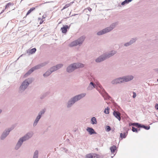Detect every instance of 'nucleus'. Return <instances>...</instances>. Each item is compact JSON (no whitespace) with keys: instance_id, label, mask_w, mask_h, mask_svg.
<instances>
[{"instance_id":"obj_11","label":"nucleus","mask_w":158,"mask_h":158,"mask_svg":"<svg viewBox=\"0 0 158 158\" xmlns=\"http://www.w3.org/2000/svg\"><path fill=\"white\" fill-rule=\"evenodd\" d=\"M123 78L124 82H127L132 80L134 77L131 75H128L123 77Z\"/></svg>"},{"instance_id":"obj_49","label":"nucleus","mask_w":158,"mask_h":158,"mask_svg":"<svg viewBox=\"0 0 158 158\" xmlns=\"http://www.w3.org/2000/svg\"><path fill=\"white\" fill-rule=\"evenodd\" d=\"M43 22H44V20H43L42 19L40 23V24H42L43 23Z\"/></svg>"},{"instance_id":"obj_43","label":"nucleus","mask_w":158,"mask_h":158,"mask_svg":"<svg viewBox=\"0 0 158 158\" xmlns=\"http://www.w3.org/2000/svg\"><path fill=\"white\" fill-rule=\"evenodd\" d=\"M45 96H46L45 94H43V95L40 96V98L41 99H42L45 97Z\"/></svg>"},{"instance_id":"obj_18","label":"nucleus","mask_w":158,"mask_h":158,"mask_svg":"<svg viewBox=\"0 0 158 158\" xmlns=\"http://www.w3.org/2000/svg\"><path fill=\"white\" fill-rule=\"evenodd\" d=\"M86 131L89 132V134L91 135L94 134H96V132L94 131V129L90 127H87L86 129Z\"/></svg>"},{"instance_id":"obj_51","label":"nucleus","mask_w":158,"mask_h":158,"mask_svg":"<svg viewBox=\"0 0 158 158\" xmlns=\"http://www.w3.org/2000/svg\"><path fill=\"white\" fill-rule=\"evenodd\" d=\"M73 2H71L70 3H69V4H70V6L71 5H72V4L73 3Z\"/></svg>"},{"instance_id":"obj_42","label":"nucleus","mask_w":158,"mask_h":158,"mask_svg":"<svg viewBox=\"0 0 158 158\" xmlns=\"http://www.w3.org/2000/svg\"><path fill=\"white\" fill-rule=\"evenodd\" d=\"M133 95L132 96V97L133 98H135V97L136 96V94L135 92H133Z\"/></svg>"},{"instance_id":"obj_20","label":"nucleus","mask_w":158,"mask_h":158,"mask_svg":"<svg viewBox=\"0 0 158 158\" xmlns=\"http://www.w3.org/2000/svg\"><path fill=\"white\" fill-rule=\"evenodd\" d=\"M36 51V49L35 48H33L31 50H27V52L29 53L30 54H33L35 53Z\"/></svg>"},{"instance_id":"obj_47","label":"nucleus","mask_w":158,"mask_h":158,"mask_svg":"<svg viewBox=\"0 0 158 158\" xmlns=\"http://www.w3.org/2000/svg\"><path fill=\"white\" fill-rule=\"evenodd\" d=\"M87 9L89 11H91L92 10V9L90 7H88L87 8Z\"/></svg>"},{"instance_id":"obj_32","label":"nucleus","mask_w":158,"mask_h":158,"mask_svg":"<svg viewBox=\"0 0 158 158\" xmlns=\"http://www.w3.org/2000/svg\"><path fill=\"white\" fill-rule=\"evenodd\" d=\"M14 128V126H12L11 127L7 129H6V130L8 132V133H9L12 130H13Z\"/></svg>"},{"instance_id":"obj_4","label":"nucleus","mask_w":158,"mask_h":158,"mask_svg":"<svg viewBox=\"0 0 158 158\" xmlns=\"http://www.w3.org/2000/svg\"><path fill=\"white\" fill-rule=\"evenodd\" d=\"M33 81L32 78H28L24 81L22 83L19 89V92L20 93H22L28 86Z\"/></svg>"},{"instance_id":"obj_19","label":"nucleus","mask_w":158,"mask_h":158,"mask_svg":"<svg viewBox=\"0 0 158 158\" xmlns=\"http://www.w3.org/2000/svg\"><path fill=\"white\" fill-rule=\"evenodd\" d=\"M128 134V131L124 132L123 133H120L119 139L120 140H122L123 139L125 138Z\"/></svg>"},{"instance_id":"obj_8","label":"nucleus","mask_w":158,"mask_h":158,"mask_svg":"<svg viewBox=\"0 0 158 158\" xmlns=\"http://www.w3.org/2000/svg\"><path fill=\"white\" fill-rule=\"evenodd\" d=\"M63 64H57L55 66H54L50 68V70L52 72V73L56 71L62 67Z\"/></svg>"},{"instance_id":"obj_25","label":"nucleus","mask_w":158,"mask_h":158,"mask_svg":"<svg viewBox=\"0 0 158 158\" xmlns=\"http://www.w3.org/2000/svg\"><path fill=\"white\" fill-rule=\"evenodd\" d=\"M91 123L92 124H96L97 123V121L96 118L93 117L91 118Z\"/></svg>"},{"instance_id":"obj_17","label":"nucleus","mask_w":158,"mask_h":158,"mask_svg":"<svg viewBox=\"0 0 158 158\" xmlns=\"http://www.w3.org/2000/svg\"><path fill=\"white\" fill-rule=\"evenodd\" d=\"M107 32H108L107 31V29L106 28H105V29H102V30L100 31H99L97 33V34L98 35H103L106 33H107Z\"/></svg>"},{"instance_id":"obj_29","label":"nucleus","mask_w":158,"mask_h":158,"mask_svg":"<svg viewBox=\"0 0 158 158\" xmlns=\"http://www.w3.org/2000/svg\"><path fill=\"white\" fill-rule=\"evenodd\" d=\"M14 5V4L13 3H11L10 2H9L7 3L5 6V9L8 8L10 7V6H13Z\"/></svg>"},{"instance_id":"obj_6","label":"nucleus","mask_w":158,"mask_h":158,"mask_svg":"<svg viewBox=\"0 0 158 158\" xmlns=\"http://www.w3.org/2000/svg\"><path fill=\"white\" fill-rule=\"evenodd\" d=\"M49 63L48 61H47L44 62L43 63H40L39 64L37 65L36 66L33 67L29 70L25 74L24 76H27L28 75H30L36 69H40L44 66L46 65L47 64Z\"/></svg>"},{"instance_id":"obj_37","label":"nucleus","mask_w":158,"mask_h":158,"mask_svg":"<svg viewBox=\"0 0 158 158\" xmlns=\"http://www.w3.org/2000/svg\"><path fill=\"white\" fill-rule=\"evenodd\" d=\"M124 46L125 47H128L131 45L129 42L126 43L124 44Z\"/></svg>"},{"instance_id":"obj_28","label":"nucleus","mask_w":158,"mask_h":158,"mask_svg":"<svg viewBox=\"0 0 158 158\" xmlns=\"http://www.w3.org/2000/svg\"><path fill=\"white\" fill-rule=\"evenodd\" d=\"M137 39L136 38L131 39L129 41L131 45L135 43L137 40Z\"/></svg>"},{"instance_id":"obj_3","label":"nucleus","mask_w":158,"mask_h":158,"mask_svg":"<svg viewBox=\"0 0 158 158\" xmlns=\"http://www.w3.org/2000/svg\"><path fill=\"white\" fill-rule=\"evenodd\" d=\"M85 95L86 94L85 93H82L76 95L71 98L67 102V107L70 108L72 107L76 102L83 98Z\"/></svg>"},{"instance_id":"obj_53","label":"nucleus","mask_w":158,"mask_h":158,"mask_svg":"<svg viewBox=\"0 0 158 158\" xmlns=\"http://www.w3.org/2000/svg\"><path fill=\"white\" fill-rule=\"evenodd\" d=\"M105 109H108H108L109 110H110V108H109L108 107H107V108H105Z\"/></svg>"},{"instance_id":"obj_1","label":"nucleus","mask_w":158,"mask_h":158,"mask_svg":"<svg viewBox=\"0 0 158 158\" xmlns=\"http://www.w3.org/2000/svg\"><path fill=\"white\" fill-rule=\"evenodd\" d=\"M96 88L97 90L101 94L103 97H105L108 99L111 98V97L108 95V93L105 91L102 86L100 84H97L96 85L92 82H91L89 86L87 88V90H91L94 88Z\"/></svg>"},{"instance_id":"obj_54","label":"nucleus","mask_w":158,"mask_h":158,"mask_svg":"<svg viewBox=\"0 0 158 158\" xmlns=\"http://www.w3.org/2000/svg\"><path fill=\"white\" fill-rule=\"evenodd\" d=\"M2 112V110L1 109H0V114Z\"/></svg>"},{"instance_id":"obj_44","label":"nucleus","mask_w":158,"mask_h":158,"mask_svg":"<svg viewBox=\"0 0 158 158\" xmlns=\"http://www.w3.org/2000/svg\"><path fill=\"white\" fill-rule=\"evenodd\" d=\"M155 108L157 110H158V104L156 103L155 105Z\"/></svg>"},{"instance_id":"obj_36","label":"nucleus","mask_w":158,"mask_h":158,"mask_svg":"<svg viewBox=\"0 0 158 158\" xmlns=\"http://www.w3.org/2000/svg\"><path fill=\"white\" fill-rule=\"evenodd\" d=\"M69 6H70L69 4V3L67 4L64 6L62 9L63 10L64 9L68 8V7H69Z\"/></svg>"},{"instance_id":"obj_15","label":"nucleus","mask_w":158,"mask_h":158,"mask_svg":"<svg viewBox=\"0 0 158 158\" xmlns=\"http://www.w3.org/2000/svg\"><path fill=\"white\" fill-rule=\"evenodd\" d=\"M117 24V22L113 23L111 24L109 27H106V28L108 32L110 31L114 28Z\"/></svg>"},{"instance_id":"obj_52","label":"nucleus","mask_w":158,"mask_h":158,"mask_svg":"<svg viewBox=\"0 0 158 158\" xmlns=\"http://www.w3.org/2000/svg\"><path fill=\"white\" fill-rule=\"evenodd\" d=\"M45 17L44 16V15H43L42 16V19H45Z\"/></svg>"},{"instance_id":"obj_5","label":"nucleus","mask_w":158,"mask_h":158,"mask_svg":"<svg viewBox=\"0 0 158 158\" xmlns=\"http://www.w3.org/2000/svg\"><path fill=\"white\" fill-rule=\"evenodd\" d=\"M84 66V64L80 63H73L70 64L67 67L66 71L69 73H71L76 69L80 68H83Z\"/></svg>"},{"instance_id":"obj_38","label":"nucleus","mask_w":158,"mask_h":158,"mask_svg":"<svg viewBox=\"0 0 158 158\" xmlns=\"http://www.w3.org/2000/svg\"><path fill=\"white\" fill-rule=\"evenodd\" d=\"M38 121H37L35 120V121L34 122L33 124V126L34 127H35V126H36L37 124L38 123Z\"/></svg>"},{"instance_id":"obj_12","label":"nucleus","mask_w":158,"mask_h":158,"mask_svg":"<svg viewBox=\"0 0 158 158\" xmlns=\"http://www.w3.org/2000/svg\"><path fill=\"white\" fill-rule=\"evenodd\" d=\"M106 59L104 56L103 54L101 56H99L98 57H97L95 60V61L96 63H100L102 62Z\"/></svg>"},{"instance_id":"obj_24","label":"nucleus","mask_w":158,"mask_h":158,"mask_svg":"<svg viewBox=\"0 0 158 158\" xmlns=\"http://www.w3.org/2000/svg\"><path fill=\"white\" fill-rule=\"evenodd\" d=\"M110 149L112 153H114L115 151L117 149L115 145H114L110 147Z\"/></svg>"},{"instance_id":"obj_46","label":"nucleus","mask_w":158,"mask_h":158,"mask_svg":"<svg viewBox=\"0 0 158 158\" xmlns=\"http://www.w3.org/2000/svg\"><path fill=\"white\" fill-rule=\"evenodd\" d=\"M133 123H129V126H133Z\"/></svg>"},{"instance_id":"obj_48","label":"nucleus","mask_w":158,"mask_h":158,"mask_svg":"<svg viewBox=\"0 0 158 158\" xmlns=\"http://www.w3.org/2000/svg\"><path fill=\"white\" fill-rule=\"evenodd\" d=\"M155 71L158 73V69H154Z\"/></svg>"},{"instance_id":"obj_33","label":"nucleus","mask_w":158,"mask_h":158,"mask_svg":"<svg viewBox=\"0 0 158 158\" xmlns=\"http://www.w3.org/2000/svg\"><path fill=\"white\" fill-rule=\"evenodd\" d=\"M92 158H98L99 155L96 153H92Z\"/></svg>"},{"instance_id":"obj_10","label":"nucleus","mask_w":158,"mask_h":158,"mask_svg":"<svg viewBox=\"0 0 158 158\" xmlns=\"http://www.w3.org/2000/svg\"><path fill=\"white\" fill-rule=\"evenodd\" d=\"M116 53V51L113 50L109 52H106L103 53V54L104 56L106 59H107L108 58L111 56H112Z\"/></svg>"},{"instance_id":"obj_9","label":"nucleus","mask_w":158,"mask_h":158,"mask_svg":"<svg viewBox=\"0 0 158 158\" xmlns=\"http://www.w3.org/2000/svg\"><path fill=\"white\" fill-rule=\"evenodd\" d=\"M123 82V81L122 77L116 78L113 80L111 81V83L113 85L117 84H118L121 83Z\"/></svg>"},{"instance_id":"obj_41","label":"nucleus","mask_w":158,"mask_h":158,"mask_svg":"<svg viewBox=\"0 0 158 158\" xmlns=\"http://www.w3.org/2000/svg\"><path fill=\"white\" fill-rule=\"evenodd\" d=\"M126 4H127V2H125V0L123 2L121 3V4L123 6V5H125Z\"/></svg>"},{"instance_id":"obj_27","label":"nucleus","mask_w":158,"mask_h":158,"mask_svg":"<svg viewBox=\"0 0 158 158\" xmlns=\"http://www.w3.org/2000/svg\"><path fill=\"white\" fill-rule=\"evenodd\" d=\"M35 9V7H32L31 8L27 11L26 14V16L29 15L32 11L34 10Z\"/></svg>"},{"instance_id":"obj_22","label":"nucleus","mask_w":158,"mask_h":158,"mask_svg":"<svg viewBox=\"0 0 158 158\" xmlns=\"http://www.w3.org/2000/svg\"><path fill=\"white\" fill-rule=\"evenodd\" d=\"M45 111H46V109H45L44 108V109H42V110H41L39 112L38 115L39 116L41 117L42 116V115L44 114Z\"/></svg>"},{"instance_id":"obj_40","label":"nucleus","mask_w":158,"mask_h":158,"mask_svg":"<svg viewBox=\"0 0 158 158\" xmlns=\"http://www.w3.org/2000/svg\"><path fill=\"white\" fill-rule=\"evenodd\" d=\"M41 118V117L37 115L35 120L39 122Z\"/></svg>"},{"instance_id":"obj_55","label":"nucleus","mask_w":158,"mask_h":158,"mask_svg":"<svg viewBox=\"0 0 158 158\" xmlns=\"http://www.w3.org/2000/svg\"><path fill=\"white\" fill-rule=\"evenodd\" d=\"M114 156V155L113 156H111V158H112Z\"/></svg>"},{"instance_id":"obj_23","label":"nucleus","mask_w":158,"mask_h":158,"mask_svg":"<svg viewBox=\"0 0 158 158\" xmlns=\"http://www.w3.org/2000/svg\"><path fill=\"white\" fill-rule=\"evenodd\" d=\"M52 73V72L48 69L46 73L43 74V76L44 77H46L49 76Z\"/></svg>"},{"instance_id":"obj_2","label":"nucleus","mask_w":158,"mask_h":158,"mask_svg":"<svg viewBox=\"0 0 158 158\" xmlns=\"http://www.w3.org/2000/svg\"><path fill=\"white\" fill-rule=\"evenodd\" d=\"M33 135V133L31 132H29L26 134L23 137L20 138L18 141L15 147V149L18 150L21 147L23 143L31 138Z\"/></svg>"},{"instance_id":"obj_7","label":"nucleus","mask_w":158,"mask_h":158,"mask_svg":"<svg viewBox=\"0 0 158 158\" xmlns=\"http://www.w3.org/2000/svg\"><path fill=\"white\" fill-rule=\"evenodd\" d=\"M85 39V37L84 36H82L77 40L71 42L69 44V46L70 47H73L77 45H81L82 44Z\"/></svg>"},{"instance_id":"obj_30","label":"nucleus","mask_w":158,"mask_h":158,"mask_svg":"<svg viewBox=\"0 0 158 158\" xmlns=\"http://www.w3.org/2000/svg\"><path fill=\"white\" fill-rule=\"evenodd\" d=\"M133 126H135V127H138L139 128H140V126L141 125V124L140 123H133Z\"/></svg>"},{"instance_id":"obj_57","label":"nucleus","mask_w":158,"mask_h":158,"mask_svg":"<svg viewBox=\"0 0 158 158\" xmlns=\"http://www.w3.org/2000/svg\"><path fill=\"white\" fill-rule=\"evenodd\" d=\"M23 55V54L22 55H21V56H20L19 57V58L20 57H21V56H22Z\"/></svg>"},{"instance_id":"obj_16","label":"nucleus","mask_w":158,"mask_h":158,"mask_svg":"<svg viewBox=\"0 0 158 158\" xmlns=\"http://www.w3.org/2000/svg\"><path fill=\"white\" fill-rule=\"evenodd\" d=\"M9 133L6 130L4 131L2 134L1 136V140L4 139L9 134Z\"/></svg>"},{"instance_id":"obj_34","label":"nucleus","mask_w":158,"mask_h":158,"mask_svg":"<svg viewBox=\"0 0 158 158\" xmlns=\"http://www.w3.org/2000/svg\"><path fill=\"white\" fill-rule=\"evenodd\" d=\"M92 153H89L86 155L85 156V158H92Z\"/></svg>"},{"instance_id":"obj_31","label":"nucleus","mask_w":158,"mask_h":158,"mask_svg":"<svg viewBox=\"0 0 158 158\" xmlns=\"http://www.w3.org/2000/svg\"><path fill=\"white\" fill-rule=\"evenodd\" d=\"M140 129L137 130V129L134 127H132V131L133 132H135L136 133L138 132V131L140 130Z\"/></svg>"},{"instance_id":"obj_35","label":"nucleus","mask_w":158,"mask_h":158,"mask_svg":"<svg viewBox=\"0 0 158 158\" xmlns=\"http://www.w3.org/2000/svg\"><path fill=\"white\" fill-rule=\"evenodd\" d=\"M106 131L107 132H109L110 130H111V128L109 126H107L106 127Z\"/></svg>"},{"instance_id":"obj_45","label":"nucleus","mask_w":158,"mask_h":158,"mask_svg":"<svg viewBox=\"0 0 158 158\" xmlns=\"http://www.w3.org/2000/svg\"><path fill=\"white\" fill-rule=\"evenodd\" d=\"M132 0H125V2H126L127 4L129 2H131Z\"/></svg>"},{"instance_id":"obj_58","label":"nucleus","mask_w":158,"mask_h":158,"mask_svg":"<svg viewBox=\"0 0 158 158\" xmlns=\"http://www.w3.org/2000/svg\"><path fill=\"white\" fill-rule=\"evenodd\" d=\"M157 81H158V78L157 79Z\"/></svg>"},{"instance_id":"obj_21","label":"nucleus","mask_w":158,"mask_h":158,"mask_svg":"<svg viewBox=\"0 0 158 158\" xmlns=\"http://www.w3.org/2000/svg\"><path fill=\"white\" fill-rule=\"evenodd\" d=\"M150 127L149 126H146L144 124H141L140 128H143L146 130H148L150 129Z\"/></svg>"},{"instance_id":"obj_39","label":"nucleus","mask_w":158,"mask_h":158,"mask_svg":"<svg viewBox=\"0 0 158 158\" xmlns=\"http://www.w3.org/2000/svg\"><path fill=\"white\" fill-rule=\"evenodd\" d=\"M109 110L107 109H105L104 111V112L105 114H108L109 113Z\"/></svg>"},{"instance_id":"obj_26","label":"nucleus","mask_w":158,"mask_h":158,"mask_svg":"<svg viewBox=\"0 0 158 158\" xmlns=\"http://www.w3.org/2000/svg\"><path fill=\"white\" fill-rule=\"evenodd\" d=\"M38 150L35 151L34 153L33 156V158H38Z\"/></svg>"},{"instance_id":"obj_50","label":"nucleus","mask_w":158,"mask_h":158,"mask_svg":"<svg viewBox=\"0 0 158 158\" xmlns=\"http://www.w3.org/2000/svg\"><path fill=\"white\" fill-rule=\"evenodd\" d=\"M4 10H3L0 13V15L2 13L4 12Z\"/></svg>"},{"instance_id":"obj_13","label":"nucleus","mask_w":158,"mask_h":158,"mask_svg":"<svg viewBox=\"0 0 158 158\" xmlns=\"http://www.w3.org/2000/svg\"><path fill=\"white\" fill-rule=\"evenodd\" d=\"M113 115L119 121L121 120V113L115 110L113 112Z\"/></svg>"},{"instance_id":"obj_56","label":"nucleus","mask_w":158,"mask_h":158,"mask_svg":"<svg viewBox=\"0 0 158 158\" xmlns=\"http://www.w3.org/2000/svg\"><path fill=\"white\" fill-rule=\"evenodd\" d=\"M114 156V155L113 156H111V158H112Z\"/></svg>"},{"instance_id":"obj_14","label":"nucleus","mask_w":158,"mask_h":158,"mask_svg":"<svg viewBox=\"0 0 158 158\" xmlns=\"http://www.w3.org/2000/svg\"><path fill=\"white\" fill-rule=\"evenodd\" d=\"M70 25L68 26V25H63V27L61 28V30L63 33H66L68 30L70 28Z\"/></svg>"}]
</instances>
